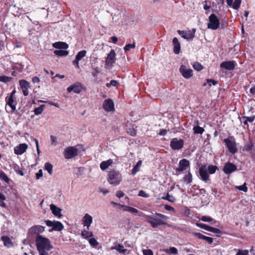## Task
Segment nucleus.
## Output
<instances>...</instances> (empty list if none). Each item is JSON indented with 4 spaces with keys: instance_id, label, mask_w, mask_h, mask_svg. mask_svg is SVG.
I'll return each instance as SVG.
<instances>
[{
    "instance_id": "nucleus-41",
    "label": "nucleus",
    "mask_w": 255,
    "mask_h": 255,
    "mask_svg": "<svg viewBox=\"0 0 255 255\" xmlns=\"http://www.w3.org/2000/svg\"><path fill=\"white\" fill-rule=\"evenodd\" d=\"M89 243L90 244V245L93 247H96L97 246V245H98V242L94 238L89 239Z\"/></svg>"
},
{
    "instance_id": "nucleus-18",
    "label": "nucleus",
    "mask_w": 255,
    "mask_h": 255,
    "mask_svg": "<svg viewBox=\"0 0 255 255\" xmlns=\"http://www.w3.org/2000/svg\"><path fill=\"white\" fill-rule=\"evenodd\" d=\"M28 147L26 143H21L14 148V152L16 154H21L24 153Z\"/></svg>"
},
{
    "instance_id": "nucleus-12",
    "label": "nucleus",
    "mask_w": 255,
    "mask_h": 255,
    "mask_svg": "<svg viewBox=\"0 0 255 255\" xmlns=\"http://www.w3.org/2000/svg\"><path fill=\"white\" fill-rule=\"evenodd\" d=\"M19 83L20 88L22 90L23 94L24 96H27L29 93L28 89L30 88L29 83L25 80H20Z\"/></svg>"
},
{
    "instance_id": "nucleus-15",
    "label": "nucleus",
    "mask_w": 255,
    "mask_h": 255,
    "mask_svg": "<svg viewBox=\"0 0 255 255\" xmlns=\"http://www.w3.org/2000/svg\"><path fill=\"white\" fill-rule=\"evenodd\" d=\"M44 231V227H43L42 226H40V225H36V226H34L31 227L29 229L28 233V234H31V235L36 234V235H39L38 234L39 233H42Z\"/></svg>"
},
{
    "instance_id": "nucleus-55",
    "label": "nucleus",
    "mask_w": 255,
    "mask_h": 255,
    "mask_svg": "<svg viewBox=\"0 0 255 255\" xmlns=\"http://www.w3.org/2000/svg\"><path fill=\"white\" fill-rule=\"evenodd\" d=\"M194 236L198 238L199 239H203V240H205L206 239V236L200 234V233H195L194 234Z\"/></svg>"
},
{
    "instance_id": "nucleus-63",
    "label": "nucleus",
    "mask_w": 255,
    "mask_h": 255,
    "mask_svg": "<svg viewBox=\"0 0 255 255\" xmlns=\"http://www.w3.org/2000/svg\"><path fill=\"white\" fill-rule=\"evenodd\" d=\"M110 84L111 85V86L116 87H118L119 85V84L118 83V82L116 80H112L110 81Z\"/></svg>"
},
{
    "instance_id": "nucleus-27",
    "label": "nucleus",
    "mask_w": 255,
    "mask_h": 255,
    "mask_svg": "<svg viewBox=\"0 0 255 255\" xmlns=\"http://www.w3.org/2000/svg\"><path fill=\"white\" fill-rule=\"evenodd\" d=\"M196 29L193 28L192 30L186 31L185 35H184L183 38L188 40H192L195 37V33Z\"/></svg>"
},
{
    "instance_id": "nucleus-5",
    "label": "nucleus",
    "mask_w": 255,
    "mask_h": 255,
    "mask_svg": "<svg viewBox=\"0 0 255 255\" xmlns=\"http://www.w3.org/2000/svg\"><path fill=\"white\" fill-rule=\"evenodd\" d=\"M83 146L81 145H77L76 146H69L65 148L64 155L66 159L72 158L77 155L80 152Z\"/></svg>"
},
{
    "instance_id": "nucleus-58",
    "label": "nucleus",
    "mask_w": 255,
    "mask_h": 255,
    "mask_svg": "<svg viewBox=\"0 0 255 255\" xmlns=\"http://www.w3.org/2000/svg\"><path fill=\"white\" fill-rule=\"evenodd\" d=\"M128 132L132 136L136 135V130L133 128H129L128 130Z\"/></svg>"
},
{
    "instance_id": "nucleus-4",
    "label": "nucleus",
    "mask_w": 255,
    "mask_h": 255,
    "mask_svg": "<svg viewBox=\"0 0 255 255\" xmlns=\"http://www.w3.org/2000/svg\"><path fill=\"white\" fill-rule=\"evenodd\" d=\"M123 180L122 174L117 171L112 170L109 172L107 181L113 186H118L120 184Z\"/></svg>"
},
{
    "instance_id": "nucleus-30",
    "label": "nucleus",
    "mask_w": 255,
    "mask_h": 255,
    "mask_svg": "<svg viewBox=\"0 0 255 255\" xmlns=\"http://www.w3.org/2000/svg\"><path fill=\"white\" fill-rule=\"evenodd\" d=\"M86 51L82 50L79 51L76 56L75 62H77V66H79V61L84 57L85 56Z\"/></svg>"
},
{
    "instance_id": "nucleus-32",
    "label": "nucleus",
    "mask_w": 255,
    "mask_h": 255,
    "mask_svg": "<svg viewBox=\"0 0 255 255\" xmlns=\"http://www.w3.org/2000/svg\"><path fill=\"white\" fill-rule=\"evenodd\" d=\"M89 230H84L82 232L81 235L82 236L85 238L88 239L93 237V234L92 232L88 231Z\"/></svg>"
},
{
    "instance_id": "nucleus-49",
    "label": "nucleus",
    "mask_w": 255,
    "mask_h": 255,
    "mask_svg": "<svg viewBox=\"0 0 255 255\" xmlns=\"http://www.w3.org/2000/svg\"><path fill=\"white\" fill-rule=\"evenodd\" d=\"M201 220L202 221L206 222H209L213 221V219L211 218L210 217L206 216H203L201 218Z\"/></svg>"
},
{
    "instance_id": "nucleus-31",
    "label": "nucleus",
    "mask_w": 255,
    "mask_h": 255,
    "mask_svg": "<svg viewBox=\"0 0 255 255\" xmlns=\"http://www.w3.org/2000/svg\"><path fill=\"white\" fill-rule=\"evenodd\" d=\"M120 206L121 207V208H122L123 209V210H124V211H128V212H129L131 213H138V211L137 209H136L133 207L126 206H124V205H120Z\"/></svg>"
},
{
    "instance_id": "nucleus-43",
    "label": "nucleus",
    "mask_w": 255,
    "mask_h": 255,
    "mask_svg": "<svg viewBox=\"0 0 255 255\" xmlns=\"http://www.w3.org/2000/svg\"><path fill=\"white\" fill-rule=\"evenodd\" d=\"M196 225L202 228V229H203L206 231H210V226H207V225L206 224H201V223H196Z\"/></svg>"
},
{
    "instance_id": "nucleus-7",
    "label": "nucleus",
    "mask_w": 255,
    "mask_h": 255,
    "mask_svg": "<svg viewBox=\"0 0 255 255\" xmlns=\"http://www.w3.org/2000/svg\"><path fill=\"white\" fill-rule=\"evenodd\" d=\"M45 222L47 226L52 227L53 230L60 231L64 228L62 224L59 221L46 220Z\"/></svg>"
},
{
    "instance_id": "nucleus-64",
    "label": "nucleus",
    "mask_w": 255,
    "mask_h": 255,
    "mask_svg": "<svg viewBox=\"0 0 255 255\" xmlns=\"http://www.w3.org/2000/svg\"><path fill=\"white\" fill-rule=\"evenodd\" d=\"M124 196V193L121 191H118L116 193V196L118 198H120L121 197H123Z\"/></svg>"
},
{
    "instance_id": "nucleus-34",
    "label": "nucleus",
    "mask_w": 255,
    "mask_h": 255,
    "mask_svg": "<svg viewBox=\"0 0 255 255\" xmlns=\"http://www.w3.org/2000/svg\"><path fill=\"white\" fill-rule=\"evenodd\" d=\"M111 164L112 162L111 160L103 161L100 164V167L102 170H104L106 169Z\"/></svg>"
},
{
    "instance_id": "nucleus-38",
    "label": "nucleus",
    "mask_w": 255,
    "mask_h": 255,
    "mask_svg": "<svg viewBox=\"0 0 255 255\" xmlns=\"http://www.w3.org/2000/svg\"><path fill=\"white\" fill-rule=\"evenodd\" d=\"M0 178L1 179L4 180L7 183H8L10 181V179L6 176V175L1 170H0Z\"/></svg>"
},
{
    "instance_id": "nucleus-14",
    "label": "nucleus",
    "mask_w": 255,
    "mask_h": 255,
    "mask_svg": "<svg viewBox=\"0 0 255 255\" xmlns=\"http://www.w3.org/2000/svg\"><path fill=\"white\" fill-rule=\"evenodd\" d=\"M111 250H115L118 252L119 254L123 255L129 254L130 251L127 249H124V247L119 244H116L114 246H113L110 249Z\"/></svg>"
},
{
    "instance_id": "nucleus-44",
    "label": "nucleus",
    "mask_w": 255,
    "mask_h": 255,
    "mask_svg": "<svg viewBox=\"0 0 255 255\" xmlns=\"http://www.w3.org/2000/svg\"><path fill=\"white\" fill-rule=\"evenodd\" d=\"M249 254V251L247 250H241L238 249L237 253L236 255H248Z\"/></svg>"
},
{
    "instance_id": "nucleus-20",
    "label": "nucleus",
    "mask_w": 255,
    "mask_h": 255,
    "mask_svg": "<svg viewBox=\"0 0 255 255\" xmlns=\"http://www.w3.org/2000/svg\"><path fill=\"white\" fill-rule=\"evenodd\" d=\"M228 5L236 10H238L240 7L242 0H226Z\"/></svg>"
},
{
    "instance_id": "nucleus-37",
    "label": "nucleus",
    "mask_w": 255,
    "mask_h": 255,
    "mask_svg": "<svg viewBox=\"0 0 255 255\" xmlns=\"http://www.w3.org/2000/svg\"><path fill=\"white\" fill-rule=\"evenodd\" d=\"M44 105H42L38 108L34 109V112L35 115H38L41 114L44 110Z\"/></svg>"
},
{
    "instance_id": "nucleus-46",
    "label": "nucleus",
    "mask_w": 255,
    "mask_h": 255,
    "mask_svg": "<svg viewBox=\"0 0 255 255\" xmlns=\"http://www.w3.org/2000/svg\"><path fill=\"white\" fill-rule=\"evenodd\" d=\"M184 181L186 182L187 183H190L192 181V175L191 173H188L186 175H185L184 178Z\"/></svg>"
},
{
    "instance_id": "nucleus-53",
    "label": "nucleus",
    "mask_w": 255,
    "mask_h": 255,
    "mask_svg": "<svg viewBox=\"0 0 255 255\" xmlns=\"http://www.w3.org/2000/svg\"><path fill=\"white\" fill-rule=\"evenodd\" d=\"M209 232L215 233V234H220L221 233V231L217 228L210 227Z\"/></svg>"
},
{
    "instance_id": "nucleus-29",
    "label": "nucleus",
    "mask_w": 255,
    "mask_h": 255,
    "mask_svg": "<svg viewBox=\"0 0 255 255\" xmlns=\"http://www.w3.org/2000/svg\"><path fill=\"white\" fill-rule=\"evenodd\" d=\"M52 45L53 47L57 49H66L68 47V45L63 42H57L54 43Z\"/></svg>"
},
{
    "instance_id": "nucleus-61",
    "label": "nucleus",
    "mask_w": 255,
    "mask_h": 255,
    "mask_svg": "<svg viewBox=\"0 0 255 255\" xmlns=\"http://www.w3.org/2000/svg\"><path fill=\"white\" fill-rule=\"evenodd\" d=\"M244 118L246 119L248 122L252 123L254 121L255 117H245Z\"/></svg>"
},
{
    "instance_id": "nucleus-19",
    "label": "nucleus",
    "mask_w": 255,
    "mask_h": 255,
    "mask_svg": "<svg viewBox=\"0 0 255 255\" xmlns=\"http://www.w3.org/2000/svg\"><path fill=\"white\" fill-rule=\"evenodd\" d=\"M116 60V53L114 50L112 49L110 53L108 54V56L106 60V64H112Z\"/></svg>"
},
{
    "instance_id": "nucleus-26",
    "label": "nucleus",
    "mask_w": 255,
    "mask_h": 255,
    "mask_svg": "<svg viewBox=\"0 0 255 255\" xmlns=\"http://www.w3.org/2000/svg\"><path fill=\"white\" fill-rule=\"evenodd\" d=\"M172 43L174 46V52L176 54H179L180 53L181 46L178 39L176 37L173 38Z\"/></svg>"
},
{
    "instance_id": "nucleus-28",
    "label": "nucleus",
    "mask_w": 255,
    "mask_h": 255,
    "mask_svg": "<svg viewBox=\"0 0 255 255\" xmlns=\"http://www.w3.org/2000/svg\"><path fill=\"white\" fill-rule=\"evenodd\" d=\"M1 240L3 242L4 246L7 248L12 247L13 243L10 238L7 236H2Z\"/></svg>"
},
{
    "instance_id": "nucleus-21",
    "label": "nucleus",
    "mask_w": 255,
    "mask_h": 255,
    "mask_svg": "<svg viewBox=\"0 0 255 255\" xmlns=\"http://www.w3.org/2000/svg\"><path fill=\"white\" fill-rule=\"evenodd\" d=\"M220 66L225 69L232 70L235 68V65L234 61H229L222 63Z\"/></svg>"
},
{
    "instance_id": "nucleus-52",
    "label": "nucleus",
    "mask_w": 255,
    "mask_h": 255,
    "mask_svg": "<svg viewBox=\"0 0 255 255\" xmlns=\"http://www.w3.org/2000/svg\"><path fill=\"white\" fill-rule=\"evenodd\" d=\"M99 192L106 195V194L109 193V190L104 188L100 187L99 188Z\"/></svg>"
},
{
    "instance_id": "nucleus-9",
    "label": "nucleus",
    "mask_w": 255,
    "mask_h": 255,
    "mask_svg": "<svg viewBox=\"0 0 255 255\" xmlns=\"http://www.w3.org/2000/svg\"><path fill=\"white\" fill-rule=\"evenodd\" d=\"M183 140L178 139L177 138H173L170 142V146L173 149H179L183 147Z\"/></svg>"
},
{
    "instance_id": "nucleus-35",
    "label": "nucleus",
    "mask_w": 255,
    "mask_h": 255,
    "mask_svg": "<svg viewBox=\"0 0 255 255\" xmlns=\"http://www.w3.org/2000/svg\"><path fill=\"white\" fill-rule=\"evenodd\" d=\"M54 53L55 55L59 56H67L68 54V52L67 51L62 49L56 50L54 51Z\"/></svg>"
},
{
    "instance_id": "nucleus-8",
    "label": "nucleus",
    "mask_w": 255,
    "mask_h": 255,
    "mask_svg": "<svg viewBox=\"0 0 255 255\" xmlns=\"http://www.w3.org/2000/svg\"><path fill=\"white\" fill-rule=\"evenodd\" d=\"M243 150L250 152L252 154L253 158L255 159V146H254L252 140H250L245 144Z\"/></svg>"
},
{
    "instance_id": "nucleus-56",
    "label": "nucleus",
    "mask_w": 255,
    "mask_h": 255,
    "mask_svg": "<svg viewBox=\"0 0 255 255\" xmlns=\"http://www.w3.org/2000/svg\"><path fill=\"white\" fill-rule=\"evenodd\" d=\"M142 252L143 255H153V252L151 250H143Z\"/></svg>"
},
{
    "instance_id": "nucleus-25",
    "label": "nucleus",
    "mask_w": 255,
    "mask_h": 255,
    "mask_svg": "<svg viewBox=\"0 0 255 255\" xmlns=\"http://www.w3.org/2000/svg\"><path fill=\"white\" fill-rule=\"evenodd\" d=\"M15 99V98L12 96H9L6 98V104L11 108L12 112H14L16 110L15 104H14Z\"/></svg>"
},
{
    "instance_id": "nucleus-10",
    "label": "nucleus",
    "mask_w": 255,
    "mask_h": 255,
    "mask_svg": "<svg viewBox=\"0 0 255 255\" xmlns=\"http://www.w3.org/2000/svg\"><path fill=\"white\" fill-rule=\"evenodd\" d=\"M224 141L226 143L230 152L234 153L237 151L236 144L234 141H233L229 138H225Z\"/></svg>"
},
{
    "instance_id": "nucleus-50",
    "label": "nucleus",
    "mask_w": 255,
    "mask_h": 255,
    "mask_svg": "<svg viewBox=\"0 0 255 255\" xmlns=\"http://www.w3.org/2000/svg\"><path fill=\"white\" fill-rule=\"evenodd\" d=\"M13 168H14V170L15 171V172H16L18 174H19L21 176H23L24 175V173H23L22 170L19 169L18 166L14 165L13 167Z\"/></svg>"
},
{
    "instance_id": "nucleus-59",
    "label": "nucleus",
    "mask_w": 255,
    "mask_h": 255,
    "mask_svg": "<svg viewBox=\"0 0 255 255\" xmlns=\"http://www.w3.org/2000/svg\"><path fill=\"white\" fill-rule=\"evenodd\" d=\"M50 139L51 141V144L52 145H55L57 144V138L55 136L53 135H51Z\"/></svg>"
},
{
    "instance_id": "nucleus-2",
    "label": "nucleus",
    "mask_w": 255,
    "mask_h": 255,
    "mask_svg": "<svg viewBox=\"0 0 255 255\" xmlns=\"http://www.w3.org/2000/svg\"><path fill=\"white\" fill-rule=\"evenodd\" d=\"M145 221L149 223L152 228H157L160 225H166V220L169 217L160 213H156L153 216L145 215Z\"/></svg>"
},
{
    "instance_id": "nucleus-51",
    "label": "nucleus",
    "mask_w": 255,
    "mask_h": 255,
    "mask_svg": "<svg viewBox=\"0 0 255 255\" xmlns=\"http://www.w3.org/2000/svg\"><path fill=\"white\" fill-rule=\"evenodd\" d=\"M100 73V70L98 67H95L93 68V70L92 72V75L93 77H97L98 74Z\"/></svg>"
},
{
    "instance_id": "nucleus-36",
    "label": "nucleus",
    "mask_w": 255,
    "mask_h": 255,
    "mask_svg": "<svg viewBox=\"0 0 255 255\" xmlns=\"http://www.w3.org/2000/svg\"><path fill=\"white\" fill-rule=\"evenodd\" d=\"M194 133L195 134H202L204 131V129L198 126H195L193 128Z\"/></svg>"
},
{
    "instance_id": "nucleus-3",
    "label": "nucleus",
    "mask_w": 255,
    "mask_h": 255,
    "mask_svg": "<svg viewBox=\"0 0 255 255\" xmlns=\"http://www.w3.org/2000/svg\"><path fill=\"white\" fill-rule=\"evenodd\" d=\"M217 169V166L213 165L201 166L199 170L201 179L206 183L210 182L209 174L215 173Z\"/></svg>"
},
{
    "instance_id": "nucleus-17",
    "label": "nucleus",
    "mask_w": 255,
    "mask_h": 255,
    "mask_svg": "<svg viewBox=\"0 0 255 255\" xmlns=\"http://www.w3.org/2000/svg\"><path fill=\"white\" fill-rule=\"evenodd\" d=\"M237 166L231 162H227L223 169L226 174H230L237 170Z\"/></svg>"
},
{
    "instance_id": "nucleus-45",
    "label": "nucleus",
    "mask_w": 255,
    "mask_h": 255,
    "mask_svg": "<svg viewBox=\"0 0 255 255\" xmlns=\"http://www.w3.org/2000/svg\"><path fill=\"white\" fill-rule=\"evenodd\" d=\"M193 67L195 70L198 71L201 70L203 69V66L198 62L194 63Z\"/></svg>"
},
{
    "instance_id": "nucleus-13",
    "label": "nucleus",
    "mask_w": 255,
    "mask_h": 255,
    "mask_svg": "<svg viewBox=\"0 0 255 255\" xmlns=\"http://www.w3.org/2000/svg\"><path fill=\"white\" fill-rule=\"evenodd\" d=\"M180 72L182 75L186 79H189L193 76L192 70L186 68V66L183 65L180 66Z\"/></svg>"
},
{
    "instance_id": "nucleus-47",
    "label": "nucleus",
    "mask_w": 255,
    "mask_h": 255,
    "mask_svg": "<svg viewBox=\"0 0 255 255\" xmlns=\"http://www.w3.org/2000/svg\"><path fill=\"white\" fill-rule=\"evenodd\" d=\"M236 188L239 190L243 191L245 192H247L248 191V188L246 186V183H245L243 185L241 186H236Z\"/></svg>"
},
{
    "instance_id": "nucleus-22",
    "label": "nucleus",
    "mask_w": 255,
    "mask_h": 255,
    "mask_svg": "<svg viewBox=\"0 0 255 255\" xmlns=\"http://www.w3.org/2000/svg\"><path fill=\"white\" fill-rule=\"evenodd\" d=\"M82 87L81 85L79 84L72 85L67 88V91L68 92L73 91L74 93L77 94L80 93Z\"/></svg>"
},
{
    "instance_id": "nucleus-6",
    "label": "nucleus",
    "mask_w": 255,
    "mask_h": 255,
    "mask_svg": "<svg viewBox=\"0 0 255 255\" xmlns=\"http://www.w3.org/2000/svg\"><path fill=\"white\" fill-rule=\"evenodd\" d=\"M220 25V21L217 16L214 13H212L209 17V22L207 27L212 30L217 29Z\"/></svg>"
},
{
    "instance_id": "nucleus-16",
    "label": "nucleus",
    "mask_w": 255,
    "mask_h": 255,
    "mask_svg": "<svg viewBox=\"0 0 255 255\" xmlns=\"http://www.w3.org/2000/svg\"><path fill=\"white\" fill-rule=\"evenodd\" d=\"M103 108L107 111L111 112L114 110V104L113 100L110 99H106L104 101Z\"/></svg>"
},
{
    "instance_id": "nucleus-24",
    "label": "nucleus",
    "mask_w": 255,
    "mask_h": 255,
    "mask_svg": "<svg viewBox=\"0 0 255 255\" xmlns=\"http://www.w3.org/2000/svg\"><path fill=\"white\" fill-rule=\"evenodd\" d=\"M189 167V162L188 160H180L179 167L177 168V170L182 171L186 170Z\"/></svg>"
},
{
    "instance_id": "nucleus-1",
    "label": "nucleus",
    "mask_w": 255,
    "mask_h": 255,
    "mask_svg": "<svg viewBox=\"0 0 255 255\" xmlns=\"http://www.w3.org/2000/svg\"><path fill=\"white\" fill-rule=\"evenodd\" d=\"M35 243L39 255H49L48 252L53 247L48 239L41 235H37L35 239Z\"/></svg>"
},
{
    "instance_id": "nucleus-40",
    "label": "nucleus",
    "mask_w": 255,
    "mask_h": 255,
    "mask_svg": "<svg viewBox=\"0 0 255 255\" xmlns=\"http://www.w3.org/2000/svg\"><path fill=\"white\" fill-rule=\"evenodd\" d=\"M12 77H7L6 76H0V82H2L3 83H7L12 80Z\"/></svg>"
},
{
    "instance_id": "nucleus-54",
    "label": "nucleus",
    "mask_w": 255,
    "mask_h": 255,
    "mask_svg": "<svg viewBox=\"0 0 255 255\" xmlns=\"http://www.w3.org/2000/svg\"><path fill=\"white\" fill-rule=\"evenodd\" d=\"M169 253L174 255H177L178 254L177 249L174 247H171L169 250Z\"/></svg>"
},
{
    "instance_id": "nucleus-23",
    "label": "nucleus",
    "mask_w": 255,
    "mask_h": 255,
    "mask_svg": "<svg viewBox=\"0 0 255 255\" xmlns=\"http://www.w3.org/2000/svg\"><path fill=\"white\" fill-rule=\"evenodd\" d=\"M50 209L51 210L53 215L59 218H60L62 215L61 214V209L54 204L50 205Z\"/></svg>"
},
{
    "instance_id": "nucleus-39",
    "label": "nucleus",
    "mask_w": 255,
    "mask_h": 255,
    "mask_svg": "<svg viewBox=\"0 0 255 255\" xmlns=\"http://www.w3.org/2000/svg\"><path fill=\"white\" fill-rule=\"evenodd\" d=\"M53 166L49 162H46L45 164V169L46 170L50 175L52 174Z\"/></svg>"
},
{
    "instance_id": "nucleus-60",
    "label": "nucleus",
    "mask_w": 255,
    "mask_h": 255,
    "mask_svg": "<svg viewBox=\"0 0 255 255\" xmlns=\"http://www.w3.org/2000/svg\"><path fill=\"white\" fill-rule=\"evenodd\" d=\"M138 195L139 196L143 197H149V195H148V194L146 193L144 191H143L142 190L139 191V192L138 193Z\"/></svg>"
},
{
    "instance_id": "nucleus-48",
    "label": "nucleus",
    "mask_w": 255,
    "mask_h": 255,
    "mask_svg": "<svg viewBox=\"0 0 255 255\" xmlns=\"http://www.w3.org/2000/svg\"><path fill=\"white\" fill-rule=\"evenodd\" d=\"M135 47V43H133V44H128L126 45V46L124 48V50L125 51H128L131 48H134Z\"/></svg>"
},
{
    "instance_id": "nucleus-62",
    "label": "nucleus",
    "mask_w": 255,
    "mask_h": 255,
    "mask_svg": "<svg viewBox=\"0 0 255 255\" xmlns=\"http://www.w3.org/2000/svg\"><path fill=\"white\" fill-rule=\"evenodd\" d=\"M36 179H39L40 177L43 176L42 170L40 169L37 173H36Z\"/></svg>"
},
{
    "instance_id": "nucleus-42",
    "label": "nucleus",
    "mask_w": 255,
    "mask_h": 255,
    "mask_svg": "<svg viewBox=\"0 0 255 255\" xmlns=\"http://www.w3.org/2000/svg\"><path fill=\"white\" fill-rule=\"evenodd\" d=\"M162 199L167 200L170 202H174L175 200V199L174 196H173L172 195H170L168 194H167V195L165 197H162Z\"/></svg>"
},
{
    "instance_id": "nucleus-33",
    "label": "nucleus",
    "mask_w": 255,
    "mask_h": 255,
    "mask_svg": "<svg viewBox=\"0 0 255 255\" xmlns=\"http://www.w3.org/2000/svg\"><path fill=\"white\" fill-rule=\"evenodd\" d=\"M141 160H139L132 170V174L133 175H135L138 171H139L140 168L141 166Z\"/></svg>"
},
{
    "instance_id": "nucleus-57",
    "label": "nucleus",
    "mask_w": 255,
    "mask_h": 255,
    "mask_svg": "<svg viewBox=\"0 0 255 255\" xmlns=\"http://www.w3.org/2000/svg\"><path fill=\"white\" fill-rule=\"evenodd\" d=\"M207 82L208 84L210 87L211 86V84H212L213 85H215L218 83L217 81L213 79H208L207 80Z\"/></svg>"
},
{
    "instance_id": "nucleus-11",
    "label": "nucleus",
    "mask_w": 255,
    "mask_h": 255,
    "mask_svg": "<svg viewBox=\"0 0 255 255\" xmlns=\"http://www.w3.org/2000/svg\"><path fill=\"white\" fill-rule=\"evenodd\" d=\"M82 223L87 230H89L90 227L93 223V217L88 213L85 214L82 220Z\"/></svg>"
}]
</instances>
